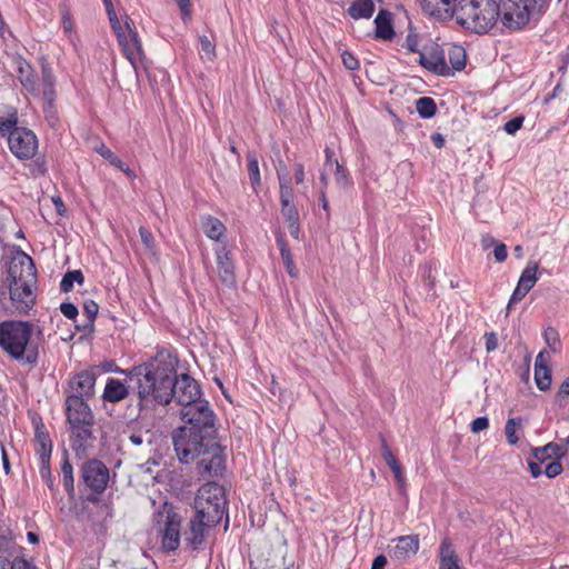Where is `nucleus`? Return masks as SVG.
Wrapping results in <instances>:
<instances>
[{"mask_svg": "<svg viewBox=\"0 0 569 569\" xmlns=\"http://www.w3.org/2000/svg\"><path fill=\"white\" fill-rule=\"evenodd\" d=\"M532 456L539 461L545 462L551 457H556L558 459L566 456L567 449L558 443L549 442L545 447L541 448H532Z\"/></svg>", "mask_w": 569, "mask_h": 569, "instance_id": "nucleus-28", "label": "nucleus"}, {"mask_svg": "<svg viewBox=\"0 0 569 569\" xmlns=\"http://www.w3.org/2000/svg\"><path fill=\"white\" fill-rule=\"evenodd\" d=\"M74 282H78L79 284H82L84 282V276L81 270H71L64 273L60 282L61 291H71Z\"/></svg>", "mask_w": 569, "mask_h": 569, "instance_id": "nucleus-38", "label": "nucleus"}, {"mask_svg": "<svg viewBox=\"0 0 569 569\" xmlns=\"http://www.w3.org/2000/svg\"><path fill=\"white\" fill-rule=\"evenodd\" d=\"M36 441L39 445V458L41 463H49L51 451H52V442L49 437V433L44 430L43 426L36 427Z\"/></svg>", "mask_w": 569, "mask_h": 569, "instance_id": "nucleus-29", "label": "nucleus"}, {"mask_svg": "<svg viewBox=\"0 0 569 569\" xmlns=\"http://www.w3.org/2000/svg\"><path fill=\"white\" fill-rule=\"evenodd\" d=\"M439 569H461L459 558L453 549L452 543L448 539L441 541L439 548Z\"/></svg>", "mask_w": 569, "mask_h": 569, "instance_id": "nucleus-25", "label": "nucleus"}, {"mask_svg": "<svg viewBox=\"0 0 569 569\" xmlns=\"http://www.w3.org/2000/svg\"><path fill=\"white\" fill-rule=\"evenodd\" d=\"M418 36L415 34V33H409L407 37H406V48L410 51V52H417L419 53V48H418Z\"/></svg>", "mask_w": 569, "mask_h": 569, "instance_id": "nucleus-57", "label": "nucleus"}, {"mask_svg": "<svg viewBox=\"0 0 569 569\" xmlns=\"http://www.w3.org/2000/svg\"><path fill=\"white\" fill-rule=\"evenodd\" d=\"M548 0H500L501 22L511 30L523 28L531 17L539 14Z\"/></svg>", "mask_w": 569, "mask_h": 569, "instance_id": "nucleus-8", "label": "nucleus"}, {"mask_svg": "<svg viewBox=\"0 0 569 569\" xmlns=\"http://www.w3.org/2000/svg\"><path fill=\"white\" fill-rule=\"evenodd\" d=\"M247 160H248L247 169H248L250 184H251L252 189L254 191H257L261 186V177H260L258 157L254 152H248Z\"/></svg>", "mask_w": 569, "mask_h": 569, "instance_id": "nucleus-33", "label": "nucleus"}, {"mask_svg": "<svg viewBox=\"0 0 569 569\" xmlns=\"http://www.w3.org/2000/svg\"><path fill=\"white\" fill-rule=\"evenodd\" d=\"M507 247L503 243H499L495 247L493 256L498 262H502L507 258Z\"/></svg>", "mask_w": 569, "mask_h": 569, "instance_id": "nucleus-59", "label": "nucleus"}, {"mask_svg": "<svg viewBox=\"0 0 569 569\" xmlns=\"http://www.w3.org/2000/svg\"><path fill=\"white\" fill-rule=\"evenodd\" d=\"M432 269L433 266L431 263L425 266L422 277L428 281V287L430 290L435 288V279L432 278Z\"/></svg>", "mask_w": 569, "mask_h": 569, "instance_id": "nucleus-60", "label": "nucleus"}, {"mask_svg": "<svg viewBox=\"0 0 569 569\" xmlns=\"http://www.w3.org/2000/svg\"><path fill=\"white\" fill-rule=\"evenodd\" d=\"M335 180L336 184L340 189H346L352 184L350 174L347 168H345L338 160H335Z\"/></svg>", "mask_w": 569, "mask_h": 569, "instance_id": "nucleus-40", "label": "nucleus"}, {"mask_svg": "<svg viewBox=\"0 0 569 569\" xmlns=\"http://www.w3.org/2000/svg\"><path fill=\"white\" fill-rule=\"evenodd\" d=\"M499 16V3L495 0H459L457 4V22L476 33L490 30Z\"/></svg>", "mask_w": 569, "mask_h": 569, "instance_id": "nucleus-5", "label": "nucleus"}, {"mask_svg": "<svg viewBox=\"0 0 569 569\" xmlns=\"http://www.w3.org/2000/svg\"><path fill=\"white\" fill-rule=\"evenodd\" d=\"M127 31L123 34L119 33L118 42L122 48L124 57L129 60L134 71H138L139 64L144 59V52L138 32L132 29L129 20H126Z\"/></svg>", "mask_w": 569, "mask_h": 569, "instance_id": "nucleus-13", "label": "nucleus"}, {"mask_svg": "<svg viewBox=\"0 0 569 569\" xmlns=\"http://www.w3.org/2000/svg\"><path fill=\"white\" fill-rule=\"evenodd\" d=\"M457 4L451 2L441 3L437 0H420L422 11L438 20L457 18Z\"/></svg>", "mask_w": 569, "mask_h": 569, "instance_id": "nucleus-22", "label": "nucleus"}, {"mask_svg": "<svg viewBox=\"0 0 569 569\" xmlns=\"http://www.w3.org/2000/svg\"><path fill=\"white\" fill-rule=\"evenodd\" d=\"M201 227L204 234L212 240H219L226 231L224 224L212 216L202 217Z\"/></svg>", "mask_w": 569, "mask_h": 569, "instance_id": "nucleus-30", "label": "nucleus"}, {"mask_svg": "<svg viewBox=\"0 0 569 569\" xmlns=\"http://www.w3.org/2000/svg\"><path fill=\"white\" fill-rule=\"evenodd\" d=\"M217 269L219 279L224 286L232 287L236 284L234 264L230 251L226 247L217 250Z\"/></svg>", "mask_w": 569, "mask_h": 569, "instance_id": "nucleus-20", "label": "nucleus"}, {"mask_svg": "<svg viewBox=\"0 0 569 569\" xmlns=\"http://www.w3.org/2000/svg\"><path fill=\"white\" fill-rule=\"evenodd\" d=\"M380 440H381V456L385 460V462L389 466V468H393L396 466L399 465L396 456L392 453L390 447L388 446L386 439L383 438L382 435H380Z\"/></svg>", "mask_w": 569, "mask_h": 569, "instance_id": "nucleus-44", "label": "nucleus"}, {"mask_svg": "<svg viewBox=\"0 0 569 569\" xmlns=\"http://www.w3.org/2000/svg\"><path fill=\"white\" fill-rule=\"evenodd\" d=\"M489 427V420L487 417H478L471 422V431L477 433L486 430Z\"/></svg>", "mask_w": 569, "mask_h": 569, "instance_id": "nucleus-55", "label": "nucleus"}, {"mask_svg": "<svg viewBox=\"0 0 569 569\" xmlns=\"http://www.w3.org/2000/svg\"><path fill=\"white\" fill-rule=\"evenodd\" d=\"M18 78L21 84L30 93L39 94L40 91L37 88V79L33 73L31 66L26 61H20L18 66Z\"/></svg>", "mask_w": 569, "mask_h": 569, "instance_id": "nucleus-27", "label": "nucleus"}, {"mask_svg": "<svg viewBox=\"0 0 569 569\" xmlns=\"http://www.w3.org/2000/svg\"><path fill=\"white\" fill-rule=\"evenodd\" d=\"M279 179V199L281 204V214L286 222H295L299 220V211L293 202L295 191L291 186V178L286 166L280 162L277 168Z\"/></svg>", "mask_w": 569, "mask_h": 569, "instance_id": "nucleus-12", "label": "nucleus"}, {"mask_svg": "<svg viewBox=\"0 0 569 569\" xmlns=\"http://www.w3.org/2000/svg\"><path fill=\"white\" fill-rule=\"evenodd\" d=\"M375 26L376 38L391 40L395 37L392 13L390 11L381 9L375 18Z\"/></svg>", "mask_w": 569, "mask_h": 569, "instance_id": "nucleus-24", "label": "nucleus"}, {"mask_svg": "<svg viewBox=\"0 0 569 569\" xmlns=\"http://www.w3.org/2000/svg\"><path fill=\"white\" fill-rule=\"evenodd\" d=\"M43 111L50 127L54 128L58 123V116L54 109V102H52V109H49V101H44Z\"/></svg>", "mask_w": 569, "mask_h": 569, "instance_id": "nucleus-52", "label": "nucleus"}, {"mask_svg": "<svg viewBox=\"0 0 569 569\" xmlns=\"http://www.w3.org/2000/svg\"><path fill=\"white\" fill-rule=\"evenodd\" d=\"M565 396H569V376L562 381L557 393L558 398H562Z\"/></svg>", "mask_w": 569, "mask_h": 569, "instance_id": "nucleus-64", "label": "nucleus"}, {"mask_svg": "<svg viewBox=\"0 0 569 569\" xmlns=\"http://www.w3.org/2000/svg\"><path fill=\"white\" fill-rule=\"evenodd\" d=\"M61 313L68 319H76L78 316V308L72 302H63L60 305Z\"/></svg>", "mask_w": 569, "mask_h": 569, "instance_id": "nucleus-51", "label": "nucleus"}, {"mask_svg": "<svg viewBox=\"0 0 569 569\" xmlns=\"http://www.w3.org/2000/svg\"><path fill=\"white\" fill-rule=\"evenodd\" d=\"M130 370H120L121 373L126 375V383L122 381L114 379V378H108L103 393L102 399L107 402H119L127 398L129 395V390L132 389L133 392L137 393V389L133 388L134 383H131L128 378V372Z\"/></svg>", "mask_w": 569, "mask_h": 569, "instance_id": "nucleus-17", "label": "nucleus"}, {"mask_svg": "<svg viewBox=\"0 0 569 569\" xmlns=\"http://www.w3.org/2000/svg\"><path fill=\"white\" fill-rule=\"evenodd\" d=\"M419 63L436 74L446 76L449 73L445 52L439 47H432L426 52H419Z\"/></svg>", "mask_w": 569, "mask_h": 569, "instance_id": "nucleus-18", "label": "nucleus"}, {"mask_svg": "<svg viewBox=\"0 0 569 569\" xmlns=\"http://www.w3.org/2000/svg\"><path fill=\"white\" fill-rule=\"evenodd\" d=\"M387 565V557L385 555H379L373 559L371 569H383Z\"/></svg>", "mask_w": 569, "mask_h": 569, "instance_id": "nucleus-63", "label": "nucleus"}, {"mask_svg": "<svg viewBox=\"0 0 569 569\" xmlns=\"http://www.w3.org/2000/svg\"><path fill=\"white\" fill-rule=\"evenodd\" d=\"M110 479L107 466L97 459L84 461L81 466V482L90 490L86 500L98 503L100 496L104 492Z\"/></svg>", "mask_w": 569, "mask_h": 569, "instance_id": "nucleus-10", "label": "nucleus"}, {"mask_svg": "<svg viewBox=\"0 0 569 569\" xmlns=\"http://www.w3.org/2000/svg\"><path fill=\"white\" fill-rule=\"evenodd\" d=\"M77 396H68L66 399V417L69 425L94 422V416L87 403Z\"/></svg>", "mask_w": 569, "mask_h": 569, "instance_id": "nucleus-15", "label": "nucleus"}, {"mask_svg": "<svg viewBox=\"0 0 569 569\" xmlns=\"http://www.w3.org/2000/svg\"><path fill=\"white\" fill-rule=\"evenodd\" d=\"M525 117L518 116L512 118L511 120L507 121L503 126V130L508 134H515L523 124Z\"/></svg>", "mask_w": 569, "mask_h": 569, "instance_id": "nucleus-49", "label": "nucleus"}, {"mask_svg": "<svg viewBox=\"0 0 569 569\" xmlns=\"http://www.w3.org/2000/svg\"><path fill=\"white\" fill-rule=\"evenodd\" d=\"M10 300L20 312H27L36 301L32 287L37 281V270L30 256L21 252L12 259L8 268Z\"/></svg>", "mask_w": 569, "mask_h": 569, "instance_id": "nucleus-4", "label": "nucleus"}, {"mask_svg": "<svg viewBox=\"0 0 569 569\" xmlns=\"http://www.w3.org/2000/svg\"><path fill=\"white\" fill-rule=\"evenodd\" d=\"M96 373L81 371L69 380V395L77 396L82 400H89L94 395Z\"/></svg>", "mask_w": 569, "mask_h": 569, "instance_id": "nucleus-16", "label": "nucleus"}, {"mask_svg": "<svg viewBox=\"0 0 569 569\" xmlns=\"http://www.w3.org/2000/svg\"><path fill=\"white\" fill-rule=\"evenodd\" d=\"M419 550V537L417 535L401 536L393 547V555L397 559H407L415 556Z\"/></svg>", "mask_w": 569, "mask_h": 569, "instance_id": "nucleus-23", "label": "nucleus"}, {"mask_svg": "<svg viewBox=\"0 0 569 569\" xmlns=\"http://www.w3.org/2000/svg\"><path fill=\"white\" fill-rule=\"evenodd\" d=\"M550 356L546 350L538 353L535 361V381L539 390L547 391L551 386Z\"/></svg>", "mask_w": 569, "mask_h": 569, "instance_id": "nucleus-21", "label": "nucleus"}, {"mask_svg": "<svg viewBox=\"0 0 569 569\" xmlns=\"http://www.w3.org/2000/svg\"><path fill=\"white\" fill-rule=\"evenodd\" d=\"M32 333L33 325L29 321H1L0 348L18 363L34 366L39 359V346Z\"/></svg>", "mask_w": 569, "mask_h": 569, "instance_id": "nucleus-3", "label": "nucleus"}, {"mask_svg": "<svg viewBox=\"0 0 569 569\" xmlns=\"http://www.w3.org/2000/svg\"><path fill=\"white\" fill-rule=\"evenodd\" d=\"M180 418L190 431L203 432L204 436H216V415L208 401H198L191 407L182 408Z\"/></svg>", "mask_w": 569, "mask_h": 569, "instance_id": "nucleus-9", "label": "nucleus"}, {"mask_svg": "<svg viewBox=\"0 0 569 569\" xmlns=\"http://www.w3.org/2000/svg\"><path fill=\"white\" fill-rule=\"evenodd\" d=\"M561 472H562V465L557 460L550 461L546 466V469H545V475L548 478H555L558 475H560Z\"/></svg>", "mask_w": 569, "mask_h": 569, "instance_id": "nucleus-53", "label": "nucleus"}, {"mask_svg": "<svg viewBox=\"0 0 569 569\" xmlns=\"http://www.w3.org/2000/svg\"><path fill=\"white\" fill-rule=\"evenodd\" d=\"M342 63L348 70H357L359 68V61L358 59L350 52L345 51L341 54Z\"/></svg>", "mask_w": 569, "mask_h": 569, "instance_id": "nucleus-50", "label": "nucleus"}, {"mask_svg": "<svg viewBox=\"0 0 569 569\" xmlns=\"http://www.w3.org/2000/svg\"><path fill=\"white\" fill-rule=\"evenodd\" d=\"M217 525L208 522L207 518L200 517L199 513L194 512L189 520L188 528L183 532L184 543L192 550L203 549L209 530Z\"/></svg>", "mask_w": 569, "mask_h": 569, "instance_id": "nucleus-14", "label": "nucleus"}, {"mask_svg": "<svg viewBox=\"0 0 569 569\" xmlns=\"http://www.w3.org/2000/svg\"><path fill=\"white\" fill-rule=\"evenodd\" d=\"M0 134L7 136L9 149L19 160H30L36 156L37 136L30 129L18 127L16 116L0 119Z\"/></svg>", "mask_w": 569, "mask_h": 569, "instance_id": "nucleus-6", "label": "nucleus"}, {"mask_svg": "<svg viewBox=\"0 0 569 569\" xmlns=\"http://www.w3.org/2000/svg\"><path fill=\"white\" fill-rule=\"evenodd\" d=\"M99 306L93 301L89 300L86 301L83 305V313L86 316V322L83 323L82 328L92 330L94 326V319L98 315Z\"/></svg>", "mask_w": 569, "mask_h": 569, "instance_id": "nucleus-42", "label": "nucleus"}, {"mask_svg": "<svg viewBox=\"0 0 569 569\" xmlns=\"http://www.w3.org/2000/svg\"><path fill=\"white\" fill-rule=\"evenodd\" d=\"M287 223H288V228H289V232H290L291 237H293L295 239H299L300 219L296 220L295 222H287Z\"/></svg>", "mask_w": 569, "mask_h": 569, "instance_id": "nucleus-62", "label": "nucleus"}, {"mask_svg": "<svg viewBox=\"0 0 569 569\" xmlns=\"http://www.w3.org/2000/svg\"><path fill=\"white\" fill-rule=\"evenodd\" d=\"M277 243L279 246L281 259L283 261V264H284L288 273L291 277H296L297 276V270H296V267H295V262H293L290 249L288 248V244H287L286 240L282 237H279V238H277Z\"/></svg>", "mask_w": 569, "mask_h": 569, "instance_id": "nucleus-35", "label": "nucleus"}, {"mask_svg": "<svg viewBox=\"0 0 569 569\" xmlns=\"http://www.w3.org/2000/svg\"><path fill=\"white\" fill-rule=\"evenodd\" d=\"M172 442L180 462L189 463L200 457L197 468L203 478L221 476L226 469L223 450L216 436L178 428L172 435Z\"/></svg>", "mask_w": 569, "mask_h": 569, "instance_id": "nucleus-2", "label": "nucleus"}, {"mask_svg": "<svg viewBox=\"0 0 569 569\" xmlns=\"http://www.w3.org/2000/svg\"><path fill=\"white\" fill-rule=\"evenodd\" d=\"M537 270H538L537 263L528 264L520 276L518 286L530 291L538 280Z\"/></svg>", "mask_w": 569, "mask_h": 569, "instance_id": "nucleus-36", "label": "nucleus"}, {"mask_svg": "<svg viewBox=\"0 0 569 569\" xmlns=\"http://www.w3.org/2000/svg\"><path fill=\"white\" fill-rule=\"evenodd\" d=\"M11 569H38L32 562L24 558H16L12 561Z\"/></svg>", "mask_w": 569, "mask_h": 569, "instance_id": "nucleus-58", "label": "nucleus"}, {"mask_svg": "<svg viewBox=\"0 0 569 569\" xmlns=\"http://www.w3.org/2000/svg\"><path fill=\"white\" fill-rule=\"evenodd\" d=\"M41 88L43 101H49V109L51 110L52 102L56 99L54 76L52 69L47 64L42 66Z\"/></svg>", "mask_w": 569, "mask_h": 569, "instance_id": "nucleus-26", "label": "nucleus"}, {"mask_svg": "<svg viewBox=\"0 0 569 569\" xmlns=\"http://www.w3.org/2000/svg\"><path fill=\"white\" fill-rule=\"evenodd\" d=\"M545 340L552 351L557 350V346L560 345L558 331L555 328H547L543 332Z\"/></svg>", "mask_w": 569, "mask_h": 569, "instance_id": "nucleus-47", "label": "nucleus"}, {"mask_svg": "<svg viewBox=\"0 0 569 569\" xmlns=\"http://www.w3.org/2000/svg\"><path fill=\"white\" fill-rule=\"evenodd\" d=\"M375 12V3L372 0H355L348 8V14L358 19H369Z\"/></svg>", "mask_w": 569, "mask_h": 569, "instance_id": "nucleus-31", "label": "nucleus"}, {"mask_svg": "<svg viewBox=\"0 0 569 569\" xmlns=\"http://www.w3.org/2000/svg\"><path fill=\"white\" fill-rule=\"evenodd\" d=\"M129 441L131 445L139 447L143 443L151 445L152 443V435L149 430L146 431H139V432H132L129 436Z\"/></svg>", "mask_w": 569, "mask_h": 569, "instance_id": "nucleus-45", "label": "nucleus"}, {"mask_svg": "<svg viewBox=\"0 0 569 569\" xmlns=\"http://www.w3.org/2000/svg\"><path fill=\"white\" fill-rule=\"evenodd\" d=\"M93 425L94 422H88V425H70L71 443L77 453L84 452L89 447L93 446V442L96 441V436L92 430Z\"/></svg>", "mask_w": 569, "mask_h": 569, "instance_id": "nucleus-19", "label": "nucleus"}, {"mask_svg": "<svg viewBox=\"0 0 569 569\" xmlns=\"http://www.w3.org/2000/svg\"><path fill=\"white\" fill-rule=\"evenodd\" d=\"M227 498L224 489L211 481L202 485L194 497L193 509L210 523H219L226 513Z\"/></svg>", "mask_w": 569, "mask_h": 569, "instance_id": "nucleus-7", "label": "nucleus"}, {"mask_svg": "<svg viewBox=\"0 0 569 569\" xmlns=\"http://www.w3.org/2000/svg\"><path fill=\"white\" fill-rule=\"evenodd\" d=\"M177 357L169 352H160L154 362L130 369L128 378L137 389L140 412L154 403L168 405L171 399H176L182 408L203 401L200 386L191 376L188 373L177 376Z\"/></svg>", "mask_w": 569, "mask_h": 569, "instance_id": "nucleus-1", "label": "nucleus"}, {"mask_svg": "<svg viewBox=\"0 0 569 569\" xmlns=\"http://www.w3.org/2000/svg\"><path fill=\"white\" fill-rule=\"evenodd\" d=\"M108 18H109V22H110L111 29L116 33L117 38L119 37V33L120 34L126 33L127 28H123L121 26L118 17H117V13L110 14V16H108Z\"/></svg>", "mask_w": 569, "mask_h": 569, "instance_id": "nucleus-56", "label": "nucleus"}, {"mask_svg": "<svg viewBox=\"0 0 569 569\" xmlns=\"http://www.w3.org/2000/svg\"><path fill=\"white\" fill-rule=\"evenodd\" d=\"M449 61L452 68L457 71L465 69L466 67V52L462 47L455 46L449 51Z\"/></svg>", "mask_w": 569, "mask_h": 569, "instance_id": "nucleus-41", "label": "nucleus"}, {"mask_svg": "<svg viewBox=\"0 0 569 569\" xmlns=\"http://www.w3.org/2000/svg\"><path fill=\"white\" fill-rule=\"evenodd\" d=\"M141 241L148 252L154 253L156 243L153 234L144 227L139 228Z\"/></svg>", "mask_w": 569, "mask_h": 569, "instance_id": "nucleus-46", "label": "nucleus"}, {"mask_svg": "<svg viewBox=\"0 0 569 569\" xmlns=\"http://www.w3.org/2000/svg\"><path fill=\"white\" fill-rule=\"evenodd\" d=\"M486 351L488 353L495 351L498 348V337L496 332H486Z\"/></svg>", "mask_w": 569, "mask_h": 569, "instance_id": "nucleus-54", "label": "nucleus"}, {"mask_svg": "<svg viewBox=\"0 0 569 569\" xmlns=\"http://www.w3.org/2000/svg\"><path fill=\"white\" fill-rule=\"evenodd\" d=\"M61 472L63 478V487L69 495H73L74 491V478H73V468L69 462L67 453H64V460L61 466Z\"/></svg>", "mask_w": 569, "mask_h": 569, "instance_id": "nucleus-39", "label": "nucleus"}, {"mask_svg": "<svg viewBox=\"0 0 569 569\" xmlns=\"http://www.w3.org/2000/svg\"><path fill=\"white\" fill-rule=\"evenodd\" d=\"M41 475L46 479V482L49 486V488H52L53 480H52V477H51V471H50L49 463H42Z\"/></svg>", "mask_w": 569, "mask_h": 569, "instance_id": "nucleus-61", "label": "nucleus"}, {"mask_svg": "<svg viewBox=\"0 0 569 569\" xmlns=\"http://www.w3.org/2000/svg\"><path fill=\"white\" fill-rule=\"evenodd\" d=\"M528 292V290L517 284L508 302L506 317L509 315V311L511 310L512 306L522 300Z\"/></svg>", "mask_w": 569, "mask_h": 569, "instance_id": "nucleus-48", "label": "nucleus"}, {"mask_svg": "<svg viewBox=\"0 0 569 569\" xmlns=\"http://www.w3.org/2000/svg\"><path fill=\"white\" fill-rule=\"evenodd\" d=\"M162 549L170 552L178 549L181 538V517L173 509L163 506L156 515Z\"/></svg>", "mask_w": 569, "mask_h": 569, "instance_id": "nucleus-11", "label": "nucleus"}, {"mask_svg": "<svg viewBox=\"0 0 569 569\" xmlns=\"http://www.w3.org/2000/svg\"><path fill=\"white\" fill-rule=\"evenodd\" d=\"M201 52L208 60H212L216 56V43L210 37L202 34L199 37Z\"/></svg>", "mask_w": 569, "mask_h": 569, "instance_id": "nucleus-43", "label": "nucleus"}, {"mask_svg": "<svg viewBox=\"0 0 569 569\" xmlns=\"http://www.w3.org/2000/svg\"><path fill=\"white\" fill-rule=\"evenodd\" d=\"M522 427V420L521 418H509L506 422L505 427V433L507 438V442L510 446H515L519 441V437L517 436V432Z\"/></svg>", "mask_w": 569, "mask_h": 569, "instance_id": "nucleus-37", "label": "nucleus"}, {"mask_svg": "<svg viewBox=\"0 0 569 569\" xmlns=\"http://www.w3.org/2000/svg\"><path fill=\"white\" fill-rule=\"evenodd\" d=\"M98 152L101 154L103 159H106L111 166L120 169L123 173H126L129 178H134V172L108 147L101 144L98 149Z\"/></svg>", "mask_w": 569, "mask_h": 569, "instance_id": "nucleus-32", "label": "nucleus"}, {"mask_svg": "<svg viewBox=\"0 0 569 569\" xmlns=\"http://www.w3.org/2000/svg\"><path fill=\"white\" fill-rule=\"evenodd\" d=\"M416 109L423 119L432 118L437 112V104L430 97H421L416 100Z\"/></svg>", "mask_w": 569, "mask_h": 569, "instance_id": "nucleus-34", "label": "nucleus"}]
</instances>
